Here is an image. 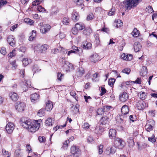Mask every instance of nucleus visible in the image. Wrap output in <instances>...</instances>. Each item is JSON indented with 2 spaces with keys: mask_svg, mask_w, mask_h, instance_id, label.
Returning a JSON list of instances; mask_svg holds the SVG:
<instances>
[{
  "mask_svg": "<svg viewBox=\"0 0 157 157\" xmlns=\"http://www.w3.org/2000/svg\"><path fill=\"white\" fill-rule=\"evenodd\" d=\"M21 125L24 128L28 129L30 132H35L38 130L40 127V124L38 121H32L30 119L26 120L24 119L22 120Z\"/></svg>",
  "mask_w": 157,
  "mask_h": 157,
  "instance_id": "1",
  "label": "nucleus"
},
{
  "mask_svg": "<svg viewBox=\"0 0 157 157\" xmlns=\"http://www.w3.org/2000/svg\"><path fill=\"white\" fill-rule=\"evenodd\" d=\"M141 0H125L124 1V7L128 11L132 8L136 6Z\"/></svg>",
  "mask_w": 157,
  "mask_h": 157,
  "instance_id": "2",
  "label": "nucleus"
},
{
  "mask_svg": "<svg viewBox=\"0 0 157 157\" xmlns=\"http://www.w3.org/2000/svg\"><path fill=\"white\" fill-rule=\"evenodd\" d=\"M71 153L73 157H79L81 155V151L78 147L73 146L71 147Z\"/></svg>",
  "mask_w": 157,
  "mask_h": 157,
  "instance_id": "3",
  "label": "nucleus"
},
{
  "mask_svg": "<svg viewBox=\"0 0 157 157\" xmlns=\"http://www.w3.org/2000/svg\"><path fill=\"white\" fill-rule=\"evenodd\" d=\"M40 25L41 26L40 29V32L43 34L48 32L51 28L50 25L48 24H43V23H40Z\"/></svg>",
  "mask_w": 157,
  "mask_h": 157,
  "instance_id": "4",
  "label": "nucleus"
},
{
  "mask_svg": "<svg viewBox=\"0 0 157 157\" xmlns=\"http://www.w3.org/2000/svg\"><path fill=\"white\" fill-rule=\"evenodd\" d=\"M115 145L119 149H122L126 145L125 142L121 139L117 138L115 141Z\"/></svg>",
  "mask_w": 157,
  "mask_h": 157,
  "instance_id": "5",
  "label": "nucleus"
},
{
  "mask_svg": "<svg viewBox=\"0 0 157 157\" xmlns=\"http://www.w3.org/2000/svg\"><path fill=\"white\" fill-rule=\"evenodd\" d=\"M26 107L25 104L21 101L17 102L15 105V108L19 112H22L24 111Z\"/></svg>",
  "mask_w": 157,
  "mask_h": 157,
  "instance_id": "6",
  "label": "nucleus"
},
{
  "mask_svg": "<svg viewBox=\"0 0 157 157\" xmlns=\"http://www.w3.org/2000/svg\"><path fill=\"white\" fill-rule=\"evenodd\" d=\"M155 125V121L153 120H150L148 121L145 126L146 130L148 132H150L153 129Z\"/></svg>",
  "mask_w": 157,
  "mask_h": 157,
  "instance_id": "7",
  "label": "nucleus"
},
{
  "mask_svg": "<svg viewBox=\"0 0 157 157\" xmlns=\"http://www.w3.org/2000/svg\"><path fill=\"white\" fill-rule=\"evenodd\" d=\"M104 123L102 122V125H97L95 129V132L98 135H101L105 130V128L103 127V125Z\"/></svg>",
  "mask_w": 157,
  "mask_h": 157,
  "instance_id": "8",
  "label": "nucleus"
},
{
  "mask_svg": "<svg viewBox=\"0 0 157 157\" xmlns=\"http://www.w3.org/2000/svg\"><path fill=\"white\" fill-rule=\"evenodd\" d=\"M136 106L139 110H142L147 106V105L143 100H140L137 102L136 104Z\"/></svg>",
  "mask_w": 157,
  "mask_h": 157,
  "instance_id": "9",
  "label": "nucleus"
},
{
  "mask_svg": "<svg viewBox=\"0 0 157 157\" xmlns=\"http://www.w3.org/2000/svg\"><path fill=\"white\" fill-rule=\"evenodd\" d=\"M14 128V124L11 122H9L6 126V130L9 134L13 132Z\"/></svg>",
  "mask_w": 157,
  "mask_h": 157,
  "instance_id": "10",
  "label": "nucleus"
},
{
  "mask_svg": "<svg viewBox=\"0 0 157 157\" xmlns=\"http://www.w3.org/2000/svg\"><path fill=\"white\" fill-rule=\"evenodd\" d=\"M122 124V125L120 126L121 130L124 131H126L130 126V122L128 120H126Z\"/></svg>",
  "mask_w": 157,
  "mask_h": 157,
  "instance_id": "11",
  "label": "nucleus"
},
{
  "mask_svg": "<svg viewBox=\"0 0 157 157\" xmlns=\"http://www.w3.org/2000/svg\"><path fill=\"white\" fill-rule=\"evenodd\" d=\"M34 49H48L49 48V46L47 44H35L33 45Z\"/></svg>",
  "mask_w": 157,
  "mask_h": 157,
  "instance_id": "12",
  "label": "nucleus"
},
{
  "mask_svg": "<svg viewBox=\"0 0 157 157\" xmlns=\"http://www.w3.org/2000/svg\"><path fill=\"white\" fill-rule=\"evenodd\" d=\"M121 57L122 59L128 61L131 60L133 56L132 54H126L123 53L121 55Z\"/></svg>",
  "mask_w": 157,
  "mask_h": 157,
  "instance_id": "13",
  "label": "nucleus"
},
{
  "mask_svg": "<svg viewBox=\"0 0 157 157\" xmlns=\"http://www.w3.org/2000/svg\"><path fill=\"white\" fill-rule=\"evenodd\" d=\"M85 73L83 68L82 67L78 68L77 69L75 75L78 77L82 76Z\"/></svg>",
  "mask_w": 157,
  "mask_h": 157,
  "instance_id": "14",
  "label": "nucleus"
},
{
  "mask_svg": "<svg viewBox=\"0 0 157 157\" xmlns=\"http://www.w3.org/2000/svg\"><path fill=\"white\" fill-rule=\"evenodd\" d=\"M92 47L91 44L86 41H84L82 44V47L84 49H90Z\"/></svg>",
  "mask_w": 157,
  "mask_h": 157,
  "instance_id": "15",
  "label": "nucleus"
},
{
  "mask_svg": "<svg viewBox=\"0 0 157 157\" xmlns=\"http://www.w3.org/2000/svg\"><path fill=\"white\" fill-rule=\"evenodd\" d=\"M90 59L91 62L95 63L100 59V58L97 54L95 53L90 57Z\"/></svg>",
  "mask_w": 157,
  "mask_h": 157,
  "instance_id": "16",
  "label": "nucleus"
},
{
  "mask_svg": "<svg viewBox=\"0 0 157 157\" xmlns=\"http://www.w3.org/2000/svg\"><path fill=\"white\" fill-rule=\"evenodd\" d=\"M9 96L11 100L14 101H16L19 98L18 95L15 92H11Z\"/></svg>",
  "mask_w": 157,
  "mask_h": 157,
  "instance_id": "17",
  "label": "nucleus"
},
{
  "mask_svg": "<svg viewBox=\"0 0 157 157\" xmlns=\"http://www.w3.org/2000/svg\"><path fill=\"white\" fill-rule=\"evenodd\" d=\"M62 61L64 63L63 67L66 69V71H69L70 69L72 68V64H71L70 63L66 61L65 60H62Z\"/></svg>",
  "mask_w": 157,
  "mask_h": 157,
  "instance_id": "18",
  "label": "nucleus"
},
{
  "mask_svg": "<svg viewBox=\"0 0 157 157\" xmlns=\"http://www.w3.org/2000/svg\"><path fill=\"white\" fill-rule=\"evenodd\" d=\"M129 112V109L128 106L124 105L123 106L121 109L122 114L126 116Z\"/></svg>",
  "mask_w": 157,
  "mask_h": 157,
  "instance_id": "19",
  "label": "nucleus"
},
{
  "mask_svg": "<svg viewBox=\"0 0 157 157\" xmlns=\"http://www.w3.org/2000/svg\"><path fill=\"white\" fill-rule=\"evenodd\" d=\"M128 98V96L126 93H124L120 96V100L122 102L125 101Z\"/></svg>",
  "mask_w": 157,
  "mask_h": 157,
  "instance_id": "20",
  "label": "nucleus"
},
{
  "mask_svg": "<svg viewBox=\"0 0 157 157\" xmlns=\"http://www.w3.org/2000/svg\"><path fill=\"white\" fill-rule=\"evenodd\" d=\"M83 52L82 50H71L68 52L67 55L70 56L71 53H76L80 56L82 55Z\"/></svg>",
  "mask_w": 157,
  "mask_h": 157,
  "instance_id": "21",
  "label": "nucleus"
},
{
  "mask_svg": "<svg viewBox=\"0 0 157 157\" xmlns=\"http://www.w3.org/2000/svg\"><path fill=\"white\" fill-rule=\"evenodd\" d=\"M79 16L78 13L75 11H74L72 13V19L74 21H78L79 19Z\"/></svg>",
  "mask_w": 157,
  "mask_h": 157,
  "instance_id": "22",
  "label": "nucleus"
},
{
  "mask_svg": "<svg viewBox=\"0 0 157 157\" xmlns=\"http://www.w3.org/2000/svg\"><path fill=\"white\" fill-rule=\"evenodd\" d=\"M85 25L84 24L82 23H78L75 24V28L76 29L78 30H80L83 29L85 28Z\"/></svg>",
  "mask_w": 157,
  "mask_h": 157,
  "instance_id": "23",
  "label": "nucleus"
},
{
  "mask_svg": "<svg viewBox=\"0 0 157 157\" xmlns=\"http://www.w3.org/2000/svg\"><path fill=\"white\" fill-rule=\"evenodd\" d=\"M39 95L36 94L34 93L32 94L30 96V99L32 102L36 101L39 99Z\"/></svg>",
  "mask_w": 157,
  "mask_h": 157,
  "instance_id": "24",
  "label": "nucleus"
},
{
  "mask_svg": "<svg viewBox=\"0 0 157 157\" xmlns=\"http://www.w3.org/2000/svg\"><path fill=\"white\" fill-rule=\"evenodd\" d=\"M109 137L111 139L115 137L116 135V131L115 129H110L109 132Z\"/></svg>",
  "mask_w": 157,
  "mask_h": 157,
  "instance_id": "25",
  "label": "nucleus"
},
{
  "mask_svg": "<svg viewBox=\"0 0 157 157\" xmlns=\"http://www.w3.org/2000/svg\"><path fill=\"white\" fill-rule=\"evenodd\" d=\"M127 142L130 147H132L134 145L133 138L132 137H130L127 139Z\"/></svg>",
  "mask_w": 157,
  "mask_h": 157,
  "instance_id": "26",
  "label": "nucleus"
},
{
  "mask_svg": "<svg viewBox=\"0 0 157 157\" xmlns=\"http://www.w3.org/2000/svg\"><path fill=\"white\" fill-rule=\"evenodd\" d=\"M53 108V104L52 101H48L47 103L46 109L47 111H49L51 110Z\"/></svg>",
  "mask_w": 157,
  "mask_h": 157,
  "instance_id": "27",
  "label": "nucleus"
},
{
  "mask_svg": "<svg viewBox=\"0 0 157 157\" xmlns=\"http://www.w3.org/2000/svg\"><path fill=\"white\" fill-rule=\"evenodd\" d=\"M131 34L134 37H137L139 36L140 33L139 31L136 28H134Z\"/></svg>",
  "mask_w": 157,
  "mask_h": 157,
  "instance_id": "28",
  "label": "nucleus"
},
{
  "mask_svg": "<svg viewBox=\"0 0 157 157\" xmlns=\"http://www.w3.org/2000/svg\"><path fill=\"white\" fill-rule=\"evenodd\" d=\"M147 73V67L145 66H143L140 72L141 75L145 76L146 75Z\"/></svg>",
  "mask_w": 157,
  "mask_h": 157,
  "instance_id": "29",
  "label": "nucleus"
},
{
  "mask_svg": "<svg viewBox=\"0 0 157 157\" xmlns=\"http://www.w3.org/2000/svg\"><path fill=\"white\" fill-rule=\"evenodd\" d=\"M138 96L140 99L144 100L146 98L147 95L144 92H140L138 93Z\"/></svg>",
  "mask_w": 157,
  "mask_h": 157,
  "instance_id": "30",
  "label": "nucleus"
},
{
  "mask_svg": "<svg viewBox=\"0 0 157 157\" xmlns=\"http://www.w3.org/2000/svg\"><path fill=\"white\" fill-rule=\"evenodd\" d=\"M54 121V120L52 119L51 118H48L45 121V124L46 126H52Z\"/></svg>",
  "mask_w": 157,
  "mask_h": 157,
  "instance_id": "31",
  "label": "nucleus"
},
{
  "mask_svg": "<svg viewBox=\"0 0 157 157\" xmlns=\"http://www.w3.org/2000/svg\"><path fill=\"white\" fill-rule=\"evenodd\" d=\"M92 29L90 27L86 28L83 32V34L85 35H89L92 32Z\"/></svg>",
  "mask_w": 157,
  "mask_h": 157,
  "instance_id": "32",
  "label": "nucleus"
},
{
  "mask_svg": "<svg viewBox=\"0 0 157 157\" xmlns=\"http://www.w3.org/2000/svg\"><path fill=\"white\" fill-rule=\"evenodd\" d=\"M126 118V116L121 114L120 116L119 119H118V122L121 123H123L126 120H127Z\"/></svg>",
  "mask_w": 157,
  "mask_h": 157,
  "instance_id": "33",
  "label": "nucleus"
},
{
  "mask_svg": "<svg viewBox=\"0 0 157 157\" xmlns=\"http://www.w3.org/2000/svg\"><path fill=\"white\" fill-rule=\"evenodd\" d=\"M70 21V19L67 17H65L63 18L62 23L65 25H67Z\"/></svg>",
  "mask_w": 157,
  "mask_h": 157,
  "instance_id": "34",
  "label": "nucleus"
},
{
  "mask_svg": "<svg viewBox=\"0 0 157 157\" xmlns=\"http://www.w3.org/2000/svg\"><path fill=\"white\" fill-rule=\"evenodd\" d=\"M25 22L30 25H32L34 23L33 21L29 18H25L24 19Z\"/></svg>",
  "mask_w": 157,
  "mask_h": 157,
  "instance_id": "35",
  "label": "nucleus"
},
{
  "mask_svg": "<svg viewBox=\"0 0 157 157\" xmlns=\"http://www.w3.org/2000/svg\"><path fill=\"white\" fill-rule=\"evenodd\" d=\"M31 62V59H29L27 58H24L22 60V63L24 65V66H26L29 63Z\"/></svg>",
  "mask_w": 157,
  "mask_h": 157,
  "instance_id": "36",
  "label": "nucleus"
},
{
  "mask_svg": "<svg viewBox=\"0 0 157 157\" xmlns=\"http://www.w3.org/2000/svg\"><path fill=\"white\" fill-rule=\"evenodd\" d=\"M142 47L141 44L138 42L135 43L134 45V49H141Z\"/></svg>",
  "mask_w": 157,
  "mask_h": 157,
  "instance_id": "37",
  "label": "nucleus"
},
{
  "mask_svg": "<svg viewBox=\"0 0 157 157\" xmlns=\"http://www.w3.org/2000/svg\"><path fill=\"white\" fill-rule=\"evenodd\" d=\"M41 69L37 65H34L33 69V71L34 72V73L38 72L40 71Z\"/></svg>",
  "mask_w": 157,
  "mask_h": 157,
  "instance_id": "38",
  "label": "nucleus"
},
{
  "mask_svg": "<svg viewBox=\"0 0 157 157\" xmlns=\"http://www.w3.org/2000/svg\"><path fill=\"white\" fill-rule=\"evenodd\" d=\"M69 143V140H66L63 143L62 148L64 150L67 149L68 147V145Z\"/></svg>",
  "mask_w": 157,
  "mask_h": 157,
  "instance_id": "39",
  "label": "nucleus"
},
{
  "mask_svg": "<svg viewBox=\"0 0 157 157\" xmlns=\"http://www.w3.org/2000/svg\"><path fill=\"white\" fill-rule=\"evenodd\" d=\"M45 111L44 109H40L37 112V115L40 117L44 116L45 114Z\"/></svg>",
  "mask_w": 157,
  "mask_h": 157,
  "instance_id": "40",
  "label": "nucleus"
},
{
  "mask_svg": "<svg viewBox=\"0 0 157 157\" xmlns=\"http://www.w3.org/2000/svg\"><path fill=\"white\" fill-rule=\"evenodd\" d=\"M32 32L33 33L32 34V35L29 36V41H32L33 40V39L35 38L36 36V31L35 30H33Z\"/></svg>",
  "mask_w": 157,
  "mask_h": 157,
  "instance_id": "41",
  "label": "nucleus"
},
{
  "mask_svg": "<svg viewBox=\"0 0 157 157\" xmlns=\"http://www.w3.org/2000/svg\"><path fill=\"white\" fill-rule=\"evenodd\" d=\"M131 69L129 68H126L124 69L122 71V72L123 73H125L127 75H129Z\"/></svg>",
  "mask_w": 157,
  "mask_h": 157,
  "instance_id": "42",
  "label": "nucleus"
},
{
  "mask_svg": "<svg viewBox=\"0 0 157 157\" xmlns=\"http://www.w3.org/2000/svg\"><path fill=\"white\" fill-rule=\"evenodd\" d=\"M145 10L146 12L149 13H152L154 11L152 7L151 6H148L146 8Z\"/></svg>",
  "mask_w": 157,
  "mask_h": 157,
  "instance_id": "43",
  "label": "nucleus"
},
{
  "mask_svg": "<svg viewBox=\"0 0 157 157\" xmlns=\"http://www.w3.org/2000/svg\"><path fill=\"white\" fill-rule=\"evenodd\" d=\"M115 81V79L113 78H111L109 79L108 81V84L111 87L113 86Z\"/></svg>",
  "mask_w": 157,
  "mask_h": 157,
  "instance_id": "44",
  "label": "nucleus"
},
{
  "mask_svg": "<svg viewBox=\"0 0 157 157\" xmlns=\"http://www.w3.org/2000/svg\"><path fill=\"white\" fill-rule=\"evenodd\" d=\"M37 9L40 12H44L46 11V10L41 6H37Z\"/></svg>",
  "mask_w": 157,
  "mask_h": 157,
  "instance_id": "45",
  "label": "nucleus"
},
{
  "mask_svg": "<svg viewBox=\"0 0 157 157\" xmlns=\"http://www.w3.org/2000/svg\"><path fill=\"white\" fill-rule=\"evenodd\" d=\"M103 146L101 145H100L98 147V153L100 154H101L103 151Z\"/></svg>",
  "mask_w": 157,
  "mask_h": 157,
  "instance_id": "46",
  "label": "nucleus"
},
{
  "mask_svg": "<svg viewBox=\"0 0 157 157\" xmlns=\"http://www.w3.org/2000/svg\"><path fill=\"white\" fill-rule=\"evenodd\" d=\"M66 123L64 125H57L56 127H55L53 128V130H55V131H56L58 129H59V128H61L63 127H64L66 126Z\"/></svg>",
  "mask_w": 157,
  "mask_h": 157,
  "instance_id": "47",
  "label": "nucleus"
},
{
  "mask_svg": "<svg viewBox=\"0 0 157 157\" xmlns=\"http://www.w3.org/2000/svg\"><path fill=\"white\" fill-rule=\"evenodd\" d=\"M79 106L78 105H76L75 106H73L72 107L74 109L73 112L75 113H76L79 111Z\"/></svg>",
  "mask_w": 157,
  "mask_h": 157,
  "instance_id": "48",
  "label": "nucleus"
},
{
  "mask_svg": "<svg viewBox=\"0 0 157 157\" xmlns=\"http://www.w3.org/2000/svg\"><path fill=\"white\" fill-rule=\"evenodd\" d=\"M43 0H37L33 2L32 3L33 5L36 6L40 4Z\"/></svg>",
  "mask_w": 157,
  "mask_h": 157,
  "instance_id": "49",
  "label": "nucleus"
},
{
  "mask_svg": "<svg viewBox=\"0 0 157 157\" xmlns=\"http://www.w3.org/2000/svg\"><path fill=\"white\" fill-rule=\"evenodd\" d=\"M73 1L78 5L82 6V5L83 2L82 0H73Z\"/></svg>",
  "mask_w": 157,
  "mask_h": 157,
  "instance_id": "50",
  "label": "nucleus"
},
{
  "mask_svg": "<svg viewBox=\"0 0 157 157\" xmlns=\"http://www.w3.org/2000/svg\"><path fill=\"white\" fill-rule=\"evenodd\" d=\"M104 112L103 108L99 109L97 111V113L98 115H101Z\"/></svg>",
  "mask_w": 157,
  "mask_h": 157,
  "instance_id": "51",
  "label": "nucleus"
},
{
  "mask_svg": "<svg viewBox=\"0 0 157 157\" xmlns=\"http://www.w3.org/2000/svg\"><path fill=\"white\" fill-rule=\"evenodd\" d=\"M16 54V50H13L12 52H11L8 55L9 57L11 58L15 56Z\"/></svg>",
  "mask_w": 157,
  "mask_h": 157,
  "instance_id": "52",
  "label": "nucleus"
},
{
  "mask_svg": "<svg viewBox=\"0 0 157 157\" xmlns=\"http://www.w3.org/2000/svg\"><path fill=\"white\" fill-rule=\"evenodd\" d=\"M94 37L96 40V43L99 44V35L97 33H96L94 35Z\"/></svg>",
  "mask_w": 157,
  "mask_h": 157,
  "instance_id": "53",
  "label": "nucleus"
},
{
  "mask_svg": "<svg viewBox=\"0 0 157 157\" xmlns=\"http://www.w3.org/2000/svg\"><path fill=\"white\" fill-rule=\"evenodd\" d=\"M2 153L5 155H7V157H10V154L4 149L2 150Z\"/></svg>",
  "mask_w": 157,
  "mask_h": 157,
  "instance_id": "54",
  "label": "nucleus"
},
{
  "mask_svg": "<svg viewBox=\"0 0 157 157\" xmlns=\"http://www.w3.org/2000/svg\"><path fill=\"white\" fill-rule=\"evenodd\" d=\"M63 75L61 73H58L57 74V79L59 81H61L62 79V77L63 76Z\"/></svg>",
  "mask_w": 157,
  "mask_h": 157,
  "instance_id": "55",
  "label": "nucleus"
},
{
  "mask_svg": "<svg viewBox=\"0 0 157 157\" xmlns=\"http://www.w3.org/2000/svg\"><path fill=\"white\" fill-rule=\"evenodd\" d=\"M94 18V15L93 13H90L89 14L87 17V20L89 21L92 20Z\"/></svg>",
  "mask_w": 157,
  "mask_h": 157,
  "instance_id": "56",
  "label": "nucleus"
},
{
  "mask_svg": "<svg viewBox=\"0 0 157 157\" xmlns=\"http://www.w3.org/2000/svg\"><path fill=\"white\" fill-rule=\"evenodd\" d=\"M45 138L44 136H40L38 137V140L40 143H44L45 141Z\"/></svg>",
  "mask_w": 157,
  "mask_h": 157,
  "instance_id": "57",
  "label": "nucleus"
},
{
  "mask_svg": "<svg viewBox=\"0 0 157 157\" xmlns=\"http://www.w3.org/2000/svg\"><path fill=\"white\" fill-rule=\"evenodd\" d=\"M109 149L110 150V152L111 154L114 153L116 151V148L115 146L112 147H109Z\"/></svg>",
  "mask_w": 157,
  "mask_h": 157,
  "instance_id": "58",
  "label": "nucleus"
},
{
  "mask_svg": "<svg viewBox=\"0 0 157 157\" xmlns=\"http://www.w3.org/2000/svg\"><path fill=\"white\" fill-rule=\"evenodd\" d=\"M148 140L149 141L152 142V143L155 142L156 141V140L155 139V136L154 135H153L151 137H148Z\"/></svg>",
  "mask_w": 157,
  "mask_h": 157,
  "instance_id": "59",
  "label": "nucleus"
},
{
  "mask_svg": "<svg viewBox=\"0 0 157 157\" xmlns=\"http://www.w3.org/2000/svg\"><path fill=\"white\" fill-rule=\"evenodd\" d=\"M111 108V106H104L103 107L104 112L108 111Z\"/></svg>",
  "mask_w": 157,
  "mask_h": 157,
  "instance_id": "60",
  "label": "nucleus"
},
{
  "mask_svg": "<svg viewBox=\"0 0 157 157\" xmlns=\"http://www.w3.org/2000/svg\"><path fill=\"white\" fill-rule=\"evenodd\" d=\"M20 150L19 149H17L15 151V155L16 157H20Z\"/></svg>",
  "mask_w": 157,
  "mask_h": 157,
  "instance_id": "61",
  "label": "nucleus"
},
{
  "mask_svg": "<svg viewBox=\"0 0 157 157\" xmlns=\"http://www.w3.org/2000/svg\"><path fill=\"white\" fill-rule=\"evenodd\" d=\"M7 2L6 0H0V8L6 5Z\"/></svg>",
  "mask_w": 157,
  "mask_h": 157,
  "instance_id": "62",
  "label": "nucleus"
},
{
  "mask_svg": "<svg viewBox=\"0 0 157 157\" xmlns=\"http://www.w3.org/2000/svg\"><path fill=\"white\" fill-rule=\"evenodd\" d=\"M115 10L114 8H112L109 12V15L110 16L114 15L115 14Z\"/></svg>",
  "mask_w": 157,
  "mask_h": 157,
  "instance_id": "63",
  "label": "nucleus"
},
{
  "mask_svg": "<svg viewBox=\"0 0 157 157\" xmlns=\"http://www.w3.org/2000/svg\"><path fill=\"white\" fill-rule=\"evenodd\" d=\"M116 39H114L113 38L111 39L110 40L109 42L108 43V45H111L113 44H114L116 42Z\"/></svg>",
  "mask_w": 157,
  "mask_h": 157,
  "instance_id": "64",
  "label": "nucleus"
}]
</instances>
